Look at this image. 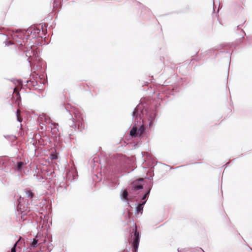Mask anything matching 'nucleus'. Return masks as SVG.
<instances>
[{"label":"nucleus","instance_id":"obj_1","mask_svg":"<svg viewBox=\"0 0 252 252\" xmlns=\"http://www.w3.org/2000/svg\"><path fill=\"white\" fill-rule=\"evenodd\" d=\"M144 104L141 102L133 110L132 116L135 121L139 119L141 120L145 116L149 117V125H151L154 121L156 114L155 112H150L147 109L145 108Z\"/></svg>","mask_w":252,"mask_h":252},{"label":"nucleus","instance_id":"obj_2","mask_svg":"<svg viewBox=\"0 0 252 252\" xmlns=\"http://www.w3.org/2000/svg\"><path fill=\"white\" fill-rule=\"evenodd\" d=\"M61 109L63 113L68 114L71 119H73L72 114H74V119L77 122H84L85 120V116L83 113L75 109L74 107L71 106L69 104L62 105L61 106Z\"/></svg>","mask_w":252,"mask_h":252},{"label":"nucleus","instance_id":"obj_3","mask_svg":"<svg viewBox=\"0 0 252 252\" xmlns=\"http://www.w3.org/2000/svg\"><path fill=\"white\" fill-rule=\"evenodd\" d=\"M133 233L134 234L131 236L132 238V242L131 244L132 252H137L139 245L140 235L137 230V226L136 225H135L134 229L133 230Z\"/></svg>","mask_w":252,"mask_h":252},{"label":"nucleus","instance_id":"obj_4","mask_svg":"<svg viewBox=\"0 0 252 252\" xmlns=\"http://www.w3.org/2000/svg\"><path fill=\"white\" fill-rule=\"evenodd\" d=\"M40 29L35 27L34 26H32L29 27L26 31H25V35L27 37L24 38L23 42L25 43L26 41L27 42L28 39V37L31 36L32 38H35L37 34L40 32Z\"/></svg>","mask_w":252,"mask_h":252},{"label":"nucleus","instance_id":"obj_5","mask_svg":"<svg viewBox=\"0 0 252 252\" xmlns=\"http://www.w3.org/2000/svg\"><path fill=\"white\" fill-rule=\"evenodd\" d=\"M0 164L2 165V169L6 172H10L14 166L15 162L10 159L5 158V159L0 160Z\"/></svg>","mask_w":252,"mask_h":252},{"label":"nucleus","instance_id":"obj_6","mask_svg":"<svg viewBox=\"0 0 252 252\" xmlns=\"http://www.w3.org/2000/svg\"><path fill=\"white\" fill-rule=\"evenodd\" d=\"M25 55L28 57L27 61L30 63L31 66L33 65V62L37 60L38 57L37 53L35 52L34 49H32L31 47L30 49H27L24 51Z\"/></svg>","mask_w":252,"mask_h":252},{"label":"nucleus","instance_id":"obj_7","mask_svg":"<svg viewBox=\"0 0 252 252\" xmlns=\"http://www.w3.org/2000/svg\"><path fill=\"white\" fill-rule=\"evenodd\" d=\"M145 130V128L143 125L138 127L135 124L130 130L129 134L132 137H140L144 133Z\"/></svg>","mask_w":252,"mask_h":252},{"label":"nucleus","instance_id":"obj_8","mask_svg":"<svg viewBox=\"0 0 252 252\" xmlns=\"http://www.w3.org/2000/svg\"><path fill=\"white\" fill-rule=\"evenodd\" d=\"M103 183L110 189H114L118 186L117 180L116 178L107 177L106 175H105Z\"/></svg>","mask_w":252,"mask_h":252},{"label":"nucleus","instance_id":"obj_9","mask_svg":"<svg viewBox=\"0 0 252 252\" xmlns=\"http://www.w3.org/2000/svg\"><path fill=\"white\" fill-rule=\"evenodd\" d=\"M16 205L17 210L19 213H21L24 216L26 213L28 206L23 201V200H21V197L20 198V200L17 201Z\"/></svg>","mask_w":252,"mask_h":252},{"label":"nucleus","instance_id":"obj_10","mask_svg":"<svg viewBox=\"0 0 252 252\" xmlns=\"http://www.w3.org/2000/svg\"><path fill=\"white\" fill-rule=\"evenodd\" d=\"M69 121H68V124L66 126V129L68 131V132L71 133L73 132V130L76 131V124L74 118L71 119V117L69 116Z\"/></svg>","mask_w":252,"mask_h":252},{"label":"nucleus","instance_id":"obj_11","mask_svg":"<svg viewBox=\"0 0 252 252\" xmlns=\"http://www.w3.org/2000/svg\"><path fill=\"white\" fill-rule=\"evenodd\" d=\"M143 179H138L133 181L131 184V189L133 191H136L143 188L142 183Z\"/></svg>","mask_w":252,"mask_h":252},{"label":"nucleus","instance_id":"obj_12","mask_svg":"<svg viewBox=\"0 0 252 252\" xmlns=\"http://www.w3.org/2000/svg\"><path fill=\"white\" fill-rule=\"evenodd\" d=\"M145 203L146 201L136 204L135 214L136 216H138L139 214L141 215L142 214L144 206Z\"/></svg>","mask_w":252,"mask_h":252},{"label":"nucleus","instance_id":"obj_13","mask_svg":"<svg viewBox=\"0 0 252 252\" xmlns=\"http://www.w3.org/2000/svg\"><path fill=\"white\" fill-rule=\"evenodd\" d=\"M51 132H52L53 136L56 137L57 136H60V133H59V125L56 123H51Z\"/></svg>","mask_w":252,"mask_h":252},{"label":"nucleus","instance_id":"obj_14","mask_svg":"<svg viewBox=\"0 0 252 252\" xmlns=\"http://www.w3.org/2000/svg\"><path fill=\"white\" fill-rule=\"evenodd\" d=\"M77 177V173L74 171H69L67 172L66 174V178L67 181H70V182L75 181Z\"/></svg>","mask_w":252,"mask_h":252},{"label":"nucleus","instance_id":"obj_15","mask_svg":"<svg viewBox=\"0 0 252 252\" xmlns=\"http://www.w3.org/2000/svg\"><path fill=\"white\" fill-rule=\"evenodd\" d=\"M121 199L124 202H126L128 204V206H129V199H128V193L126 190L124 189L121 191L120 194Z\"/></svg>","mask_w":252,"mask_h":252},{"label":"nucleus","instance_id":"obj_16","mask_svg":"<svg viewBox=\"0 0 252 252\" xmlns=\"http://www.w3.org/2000/svg\"><path fill=\"white\" fill-rule=\"evenodd\" d=\"M0 36L2 39L5 40L3 43L5 44V46H9V45H13L14 44L12 41L8 40L7 36L6 34H0Z\"/></svg>","mask_w":252,"mask_h":252},{"label":"nucleus","instance_id":"obj_17","mask_svg":"<svg viewBox=\"0 0 252 252\" xmlns=\"http://www.w3.org/2000/svg\"><path fill=\"white\" fill-rule=\"evenodd\" d=\"M152 187V186L150 185L149 187H148V189L146 191V192H145L144 195L141 197V199L142 200H143V201H146V202L147 201V200L149 197L150 191L151 190Z\"/></svg>","mask_w":252,"mask_h":252},{"label":"nucleus","instance_id":"obj_18","mask_svg":"<svg viewBox=\"0 0 252 252\" xmlns=\"http://www.w3.org/2000/svg\"><path fill=\"white\" fill-rule=\"evenodd\" d=\"M25 192L27 197H28L29 198L32 199L34 197H35V194L31 189H26L25 190Z\"/></svg>","mask_w":252,"mask_h":252},{"label":"nucleus","instance_id":"obj_19","mask_svg":"<svg viewBox=\"0 0 252 252\" xmlns=\"http://www.w3.org/2000/svg\"><path fill=\"white\" fill-rule=\"evenodd\" d=\"M61 6L60 0H54L53 3V8L55 10Z\"/></svg>","mask_w":252,"mask_h":252},{"label":"nucleus","instance_id":"obj_20","mask_svg":"<svg viewBox=\"0 0 252 252\" xmlns=\"http://www.w3.org/2000/svg\"><path fill=\"white\" fill-rule=\"evenodd\" d=\"M24 165V163L22 161H19L17 162V163L14 164V167L15 169H16L18 171H21L22 169L23 168Z\"/></svg>","mask_w":252,"mask_h":252},{"label":"nucleus","instance_id":"obj_21","mask_svg":"<svg viewBox=\"0 0 252 252\" xmlns=\"http://www.w3.org/2000/svg\"><path fill=\"white\" fill-rule=\"evenodd\" d=\"M85 129V125L84 122H78V126L76 127V131L81 132Z\"/></svg>","mask_w":252,"mask_h":252},{"label":"nucleus","instance_id":"obj_22","mask_svg":"<svg viewBox=\"0 0 252 252\" xmlns=\"http://www.w3.org/2000/svg\"><path fill=\"white\" fill-rule=\"evenodd\" d=\"M38 240L36 239V237L34 238L30 244L31 248H35L37 246Z\"/></svg>","mask_w":252,"mask_h":252},{"label":"nucleus","instance_id":"obj_23","mask_svg":"<svg viewBox=\"0 0 252 252\" xmlns=\"http://www.w3.org/2000/svg\"><path fill=\"white\" fill-rule=\"evenodd\" d=\"M42 116L44 118L46 124L52 123L51 120L48 116L46 115V114H43Z\"/></svg>","mask_w":252,"mask_h":252},{"label":"nucleus","instance_id":"obj_24","mask_svg":"<svg viewBox=\"0 0 252 252\" xmlns=\"http://www.w3.org/2000/svg\"><path fill=\"white\" fill-rule=\"evenodd\" d=\"M26 82L27 84L30 83V85L33 87H34L37 85V82L35 81L34 80L32 81L31 80H28L26 81Z\"/></svg>","mask_w":252,"mask_h":252},{"label":"nucleus","instance_id":"obj_25","mask_svg":"<svg viewBox=\"0 0 252 252\" xmlns=\"http://www.w3.org/2000/svg\"><path fill=\"white\" fill-rule=\"evenodd\" d=\"M15 95H16V102L18 104H19V103L21 101L20 94V93L19 92H17V93H16Z\"/></svg>","mask_w":252,"mask_h":252},{"label":"nucleus","instance_id":"obj_26","mask_svg":"<svg viewBox=\"0 0 252 252\" xmlns=\"http://www.w3.org/2000/svg\"><path fill=\"white\" fill-rule=\"evenodd\" d=\"M20 112V111L19 110H17L16 112V117H17V120L18 122H20V123H21L23 121V119L22 118H20L19 116V112Z\"/></svg>","mask_w":252,"mask_h":252},{"label":"nucleus","instance_id":"obj_27","mask_svg":"<svg viewBox=\"0 0 252 252\" xmlns=\"http://www.w3.org/2000/svg\"><path fill=\"white\" fill-rule=\"evenodd\" d=\"M20 240L17 241L14 245L13 247L11 249V252H16V246L17 245L18 242Z\"/></svg>","mask_w":252,"mask_h":252},{"label":"nucleus","instance_id":"obj_28","mask_svg":"<svg viewBox=\"0 0 252 252\" xmlns=\"http://www.w3.org/2000/svg\"><path fill=\"white\" fill-rule=\"evenodd\" d=\"M4 137L6 138H9L12 141H15L16 140V136L13 135H7V136H4Z\"/></svg>","mask_w":252,"mask_h":252},{"label":"nucleus","instance_id":"obj_29","mask_svg":"<svg viewBox=\"0 0 252 252\" xmlns=\"http://www.w3.org/2000/svg\"><path fill=\"white\" fill-rule=\"evenodd\" d=\"M216 50H217V49H216L215 48L208 50L207 51H206L205 55L211 53L212 52H214L215 51H216Z\"/></svg>","mask_w":252,"mask_h":252},{"label":"nucleus","instance_id":"obj_30","mask_svg":"<svg viewBox=\"0 0 252 252\" xmlns=\"http://www.w3.org/2000/svg\"><path fill=\"white\" fill-rule=\"evenodd\" d=\"M52 249H53V245L51 243H50L47 246L48 252H50L52 250Z\"/></svg>","mask_w":252,"mask_h":252},{"label":"nucleus","instance_id":"obj_31","mask_svg":"<svg viewBox=\"0 0 252 252\" xmlns=\"http://www.w3.org/2000/svg\"><path fill=\"white\" fill-rule=\"evenodd\" d=\"M106 170H108L109 172H111V171H113V168H111L110 166H109L108 165L107 166L105 169Z\"/></svg>","mask_w":252,"mask_h":252},{"label":"nucleus","instance_id":"obj_32","mask_svg":"<svg viewBox=\"0 0 252 252\" xmlns=\"http://www.w3.org/2000/svg\"><path fill=\"white\" fill-rule=\"evenodd\" d=\"M244 38V35H242L241 37L239 39V40L238 41L239 44H240L243 42V39Z\"/></svg>","mask_w":252,"mask_h":252},{"label":"nucleus","instance_id":"obj_33","mask_svg":"<svg viewBox=\"0 0 252 252\" xmlns=\"http://www.w3.org/2000/svg\"><path fill=\"white\" fill-rule=\"evenodd\" d=\"M37 179L39 181H42V180L43 179H44V178L41 175H37Z\"/></svg>","mask_w":252,"mask_h":252},{"label":"nucleus","instance_id":"obj_34","mask_svg":"<svg viewBox=\"0 0 252 252\" xmlns=\"http://www.w3.org/2000/svg\"><path fill=\"white\" fill-rule=\"evenodd\" d=\"M154 176V173H151L150 176L148 177V179L149 180H152Z\"/></svg>","mask_w":252,"mask_h":252},{"label":"nucleus","instance_id":"obj_35","mask_svg":"<svg viewBox=\"0 0 252 252\" xmlns=\"http://www.w3.org/2000/svg\"><path fill=\"white\" fill-rule=\"evenodd\" d=\"M57 158L56 156L55 155H51V158L52 159H56Z\"/></svg>","mask_w":252,"mask_h":252},{"label":"nucleus","instance_id":"obj_36","mask_svg":"<svg viewBox=\"0 0 252 252\" xmlns=\"http://www.w3.org/2000/svg\"><path fill=\"white\" fill-rule=\"evenodd\" d=\"M184 250H185V249H180V248H178V252H182V251H183Z\"/></svg>","mask_w":252,"mask_h":252},{"label":"nucleus","instance_id":"obj_37","mask_svg":"<svg viewBox=\"0 0 252 252\" xmlns=\"http://www.w3.org/2000/svg\"><path fill=\"white\" fill-rule=\"evenodd\" d=\"M19 42L20 43V45L21 46H22H22H23V44H22V42H21L20 41H19Z\"/></svg>","mask_w":252,"mask_h":252},{"label":"nucleus","instance_id":"obj_38","mask_svg":"<svg viewBox=\"0 0 252 252\" xmlns=\"http://www.w3.org/2000/svg\"><path fill=\"white\" fill-rule=\"evenodd\" d=\"M149 173H150V174H151V173H152V172H153V171H152V172H151V171H149Z\"/></svg>","mask_w":252,"mask_h":252},{"label":"nucleus","instance_id":"obj_39","mask_svg":"<svg viewBox=\"0 0 252 252\" xmlns=\"http://www.w3.org/2000/svg\"><path fill=\"white\" fill-rule=\"evenodd\" d=\"M239 26H237V30H238V29L239 28Z\"/></svg>","mask_w":252,"mask_h":252},{"label":"nucleus","instance_id":"obj_40","mask_svg":"<svg viewBox=\"0 0 252 252\" xmlns=\"http://www.w3.org/2000/svg\"><path fill=\"white\" fill-rule=\"evenodd\" d=\"M19 36H21V34L20 33L18 35H17V37H19Z\"/></svg>","mask_w":252,"mask_h":252},{"label":"nucleus","instance_id":"obj_41","mask_svg":"<svg viewBox=\"0 0 252 252\" xmlns=\"http://www.w3.org/2000/svg\"><path fill=\"white\" fill-rule=\"evenodd\" d=\"M242 32H244V31H243V30H242Z\"/></svg>","mask_w":252,"mask_h":252}]
</instances>
